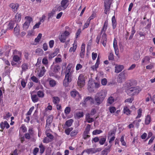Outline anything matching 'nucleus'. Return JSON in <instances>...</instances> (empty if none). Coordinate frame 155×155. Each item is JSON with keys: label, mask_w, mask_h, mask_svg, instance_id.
<instances>
[{"label": "nucleus", "mask_w": 155, "mask_h": 155, "mask_svg": "<svg viewBox=\"0 0 155 155\" xmlns=\"http://www.w3.org/2000/svg\"><path fill=\"white\" fill-rule=\"evenodd\" d=\"M31 78L32 81L33 82L37 83H40V82L38 79L35 76H33L31 77Z\"/></svg>", "instance_id": "36"}, {"label": "nucleus", "mask_w": 155, "mask_h": 155, "mask_svg": "<svg viewBox=\"0 0 155 155\" xmlns=\"http://www.w3.org/2000/svg\"><path fill=\"white\" fill-rule=\"evenodd\" d=\"M91 129V125L89 124H87L85 128V130L84 131L85 132L89 133V131Z\"/></svg>", "instance_id": "60"}, {"label": "nucleus", "mask_w": 155, "mask_h": 155, "mask_svg": "<svg viewBox=\"0 0 155 155\" xmlns=\"http://www.w3.org/2000/svg\"><path fill=\"white\" fill-rule=\"evenodd\" d=\"M141 120L140 119H138L134 120L133 122V123L134 124H135L137 128H138L139 126V123L141 121Z\"/></svg>", "instance_id": "51"}, {"label": "nucleus", "mask_w": 155, "mask_h": 155, "mask_svg": "<svg viewBox=\"0 0 155 155\" xmlns=\"http://www.w3.org/2000/svg\"><path fill=\"white\" fill-rule=\"evenodd\" d=\"M114 98L112 97H109L107 100V106H109V104H112L114 101Z\"/></svg>", "instance_id": "22"}, {"label": "nucleus", "mask_w": 155, "mask_h": 155, "mask_svg": "<svg viewBox=\"0 0 155 155\" xmlns=\"http://www.w3.org/2000/svg\"><path fill=\"white\" fill-rule=\"evenodd\" d=\"M104 7H105V9H104V13L105 14H107V12L109 11L110 6L109 5H107V3H104Z\"/></svg>", "instance_id": "41"}, {"label": "nucleus", "mask_w": 155, "mask_h": 155, "mask_svg": "<svg viewBox=\"0 0 155 155\" xmlns=\"http://www.w3.org/2000/svg\"><path fill=\"white\" fill-rule=\"evenodd\" d=\"M89 133L84 132L82 136L84 140H86L87 138L90 137V136L88 135Z\"/></svg>", "instance_id": "46"}, {"label": "nucleus", "mask_w": 155, "mask_h": 155, "mask_svg": "<svg viewBox=\"0 0 155 155\" xmlns=\"http://www.w3.org/2000/svg\"><path fill=\"white\" fill-rule=\"evenodd\" d=\"M107 41V35L105 33H104L101 39V43L104 47H105Z\"/></svg>", "instance_id": "10"}, {"label": "nucleus", "mask_w": 155, "mask_h": 155, "mask_svg": "<svg viewBox=\"0 0 155 155\" xmlns=\"http://www.w3.org/2000/svg\"><path fill=\"white\" fill-rule=\"evenodd\" d=\"M113 47L114 48V50H116L117 49H118L117 44V40L115 38H114V40Z\"/></svg>", "instance_id": "53"}, {"label": "nucleus", "mask_w": 155, "mask_h": 155, "mask_svg": "<svg viewBox=\"0 0 155 155\" xmlns=\"http://www.w3.org/2000/svg\"><path fill=\"white\" fill-rule=\"evenodd\" d=\"M60 69L61 68L58 65H55L54 67L53 70V72L55 73H56L60 70Z\"/></svg>", "instance_id": "37"}, {"label": "nucleus", "mask_w": 155, "mask_h": 155, "mask_svg": "<svg viewBox=\"0 0 155 155\" xmlns=\"http://www.w3.org/2000/svg\"><path fill=\"white\" fill-rule=\"evenodd\" d=\"M13 54L14 56L15 55H19L21 56V53L19 51H18L16 50H14L13 51Z\"/></svg>", "instance_id": "43"}, {"label": "nucleus", "mask_w": 155, "mask_h": 155, "mask_svg": "<svg viewBox=\"0 0 155 155\" xmlns=\"http://www.w3.org/2000/svg\"><path fill=\"white\" fill-rule=\"evenodd\" d=\"M106 140V137H101L99 138V143L100 145H103Z\"/></svg>", "instance_id": "27"}, {"label": "nucleus", "mask_w": 155, "mask_h": 155, "mask_svg": "<svg viewBox=\"0 0 155 155\" xmlns=\"http://www.w3.org/2000/svg\"><path fill=\"white\" fill-rule=\"evenodd\" d=\"M69 32L67 31H65L64 32L62 33L59 36V39L60 41L62 43L64 42L67 37L69 35Z\"/></svg>", "instance_id": "4"}, {"label": "nucleus", "mask_w": 155, "mask_h": 155, "mask_svg": "<svg viewBox=\"0 0 155 155\" xmlns=\"http://www.w3.org/2000/svg\"><path fill=\"white\" fill-rule=\"evenodd\" d=\"M51 127V124L47 123L46 122L45 125V129L46 131H50V127Z\"/></svg>", "instance_id": "57"}, {"label": "nucleus", "mask_w": 155, "mask_h": 155, "mask_svg": "<svg viewBox=\"0 0 155 155\" xmlns=\"http://www.w3.org/2000/svg\"><path fill=\"white\" fill-rule=\"evenodd\" d=\"M126 79V77L124 73L122 72L120 73L117 78V81L118 82L121 83L124 81Z\"/></svg>", "instance_id": "6"}, {"label": "nucleus", "mask_w": 155, "mask_h": 155, "mask_svg": "<svg viewBox=\"0 0 155 155\" xmlns=\"http://www.w3.org/2000/svg\"><path fill=\"white\" fill-rule=\"evenodd\" d=\"M21 19V14L17 13L15 16V21H16L19 22Z\"/></svg>", "instance_id": "24"}, {"label": "nucleus", "mask_w": 155, "mask_h": 155, "mask_svg": "<svg viewBox=\"0 0 155 155\" xmlns=\"http://www.w3.org/2000/svg\"><path fill=\"white\" fill-rule=\"evenodd\" d=\"M112 22L113 28V29L115 28L117 25V22L114 16H113L112 18Z\"/></svg>", "instance_id": "21"}, {"label": "nucleus", "mask_w": 155, "mask_h": 155, "mask_svg": "<svg viewBox=\"0 0 155 155\" xmlns=\"http://www.w3.org/2000/svg\"><path fill=\"white\" fill-rule=\"evenodd\" d=\"M25 22L28 23L30 25L31 22L32 21V18L31 17L29 16H26L25 17Z\"/></svg>", "instance_id": "26"}, {"label": "nucleus", "mask_w": 155, "mask_h": 155, "mask_svg": "<svg viewBox=\"0 0 155 155\" xmlns=\"http://www.w3.org/2000/svg\"><path fill=\"white\" fill-rule=\"evenodd\" d=\"M106 93L104 90H101L96 94L95 97V100L97 105L100 104L106 96Z\"/></svg>", "instance_id": "2"}, {"label": "nucleus", "mask_w": 155, "mask_h": 155, "mask_svg": "<svg viewBox=\"0 0 155 155\" xmlns=\"http://www.w3.org/2000/svg\"><path fill=\"white\" fill-rule=\"evenodd\" d=\"M72 66V64H68L67 67L65 78L63 82L64 85L66 87L67 86L69 83L72 81V72L71 71Z\"/></svg>", "instance_id": "1"}, {"label": "nucleus", "mask_w": 155, "mask_h": 155, "mask_svg": "<svg viewBox=\"0 0 155 155\" xmlns=\"http://www.w3.org/2000/svg\"><path fill=\"white\" fill-rule=\"evenodd\" d=\"M53 101L54 104H58L59 103L60 99L58 97H53Z\"/></svg>", "instance_id": "40"}, {"label": "nucleus", "mask_w": 155, "mask_h": 155, "mask_svg": "<svg viewBox=\"0 0 155 155\" xmlns=\"http://www.w3.org/2000/svg\"><path fill=\"white\" fill-rule=\"evenodd\" d=\"M38 96L40 98H43L44 96V93L43 91H39L37 92Z\"/></svg>", "instance_id": "33"}, {"label": "nucleus", "mask_w": 155, "mask_h": 155, "mask_svg": "<svg viewBox=\"0 0 155 155\" xmlns=\"http://www.w3.org/2000/svg\"><path fill=\"white\" fill-rule=\"evenodd\" d=\"M85 49V45L84 44L82 45L81 48V51L80 53V56L81 58H83L84 56Z\"/></svg>", "instance_id": "15"}, {"label": "nucleus", "mask_w": 155, "mask_h": 155, "mask_svg": "<svg viewBox=\"0 0 155 155\" xmlns=\"http://www.w3.org/2000/svg\"><path fill=\"white\" fill-rule=\"evenodd\" d=\"M88 101H90L91 102H92L93 101V99L91 97H88L84 99L83 104H85L86 102Z\"/></svg>", "instance_id": "39"}, {"label": "nucleus", "mask_w": 155, "mask_h": 155, "mask_svg": "<svg viewBox=\"0 0 155 155\" xmlns=\"http://www.w3.org/2000/svg\"><path fill=\"white\" fill-rule=\"evenodd\" d=\"M85 83L83 75L82 74H80L78 78L77 81L78 85L82 87L84 85Z\"/></svg>", "instance_id": "5"}, {"label": "nucleus", "mask_w": 155, "mask_h": 155, "mask_svg": "<svg viewBox=\"0 0 155 155\" xmlns=\"http://www.w3.org/2000/svg\"><path fill=\"white\" fill-rule=\"evenodd\" d=\"M115 131L114 130H111L108 133V136H113L115 135Z\"/></svg>", "instance_id": "62"}, {"label": "nucleus", "mask_w": 155, "mask_h": 155, "mask_svg": "<svg viewBox=\"0 0 155 155\" xmlns=\"http://www.w3.org/2000/svg\"><path fill=\"white\" fill-rule=\"evenodd\" d=\"M140 58V54L138 52L136 53L134 56V59L136 61L138 60Z\"/></svg>", "instance_id": "45"}, {"label": "nucleus", "mask_w": 155, "mask_h": 155, "mask_svg": "<svg viewBox=\"0 0 155 155\" xmlns=\"http://www.w3.org/2000/svg\"><path fill=\"white\" fill-rule=\"evenodd\" d=\"M110 112L111 113H114L116 110L115 107H110L109 108Z\"/></svg>", "instance_id": "59"}, {"label": "nucleus", "mask_w": 155, "mask_h": 155, "mask_svg": "<svg viewBox=\"0 0 155 155\" xmlns=\"http://www.w3.org/2000/svg\"><path fill=\"white\" fill-rule=\"evenodd\" d=\"M78 130H74L71 133V136L72 137L75 136L78 133Z\"/></svg>", "instance_id": "49"}, {"label": "nucleus", "mask_w": 155, "mask_h": 155, "mask_svg": "<svg viewBox=\"0 0 155 155\" xmlns=\"http://www.w3.org/2000/svg\"><path fill=\"white\" fill-rule=\"evenodd\" d=\"M151 121V118L150 116L147 115L146 117L145 120V124L147 125L149 124Z\"/></svg>", "instance_id": "30"}, {"label": "nucleus", "mask_w": 155, "mask_h": 155, "mask_svg": "<svg viewBox=\"0 0 155 155\" xmlns=\"http://www.w3.org/2000/svg\"><path fill=\"white\" fill-rule=\"evenodd\" d=\"M19 26L18 25H16V26L14 28V34L16 35H18L19 33Z\"/></svg>", "instance_id": "25"}, {"label": "nucleus", "mask_w": 155, "mask_h": 155, "mask_svg": "<svg viewBox=\"0 0 155 155\" xmlns=\"http://www.w3.org/2000/svg\"><path fill=\"white\" fill-rule=\"evenodd\" d=\"M10 7L14 11H17L19 7V5L17 3H12L10 5Z\"/></svg>", "instance_id": "14"}, {"label": "nucleus", "mask_w": 155, "mask_h": 155, "mask_svg": "<svg viewBox=\"0 0 155 155\" xmlns=\"http://www.w3.org/2000/svg\"><path fill=\"white\" fill-rule=\"evenodd\" d=\"M42 37V34L41 33L38 34L37 38H35V41L36 42H38L41 39Z\"/></svg>", "instance_id": "56"}, {"label": "nucleus", "mask_w": 155, "mask_h": 155, "mask_svg": "<svg viewBox=\"0 0 155 155\" xmlns=\"http://www.w3.org/2000/svg\"><path fill=\"white\" fill-rule=\"evenodd\" d=\"M108 25V21L107 20H106L104 22V26L102 28L103 30H106Z\"/></svg>", "instance_id": "52"}, {"label": "nucleus", "mask_w": 155, "mask_h": 155, "mask_svg": "<svg viewBox=\"0 0 155 155\" xmlns=\"http://www.w3.org/2000/svg\"><path fill=\"white\" fill-rule=\"evenodd\" d=\"M83 116L84 113L83 112H79L76 113L75 117L78 119L83 117Z\"/></svg>", "instance_id": "19"}, {"label": "nucleus", "mask_w": 155, "mask_h": 155, "mask_svg": "<svg viewBox=\"0 0 155 155\" xmlns=\"http://www.w3.org/2000/svg\"><path fill=\"white\" fill-rule=\"evenodd\" d=\"M48 61L46 57H45L42 59V63L46 67H48Z\"/></svg>", "instance_id": "31"}, {"label": "nucleus", "mask_w": 155, "mask_h": 155, "mask_svg": "<svg viewBox=\"0 0 155 155\" xmlns=\"http://www.w3.org/2000/svg\"><path fill=\"white\" fill-rule=\"evenodd\" d=\"M73 122V120L72 119H70L66 122L65 124L68 127H70L71 125Z\"/></svg>", "instance_id": "38"}, {"label": "nucleus", "mask_w": 155, "mask_h": 155, "mask_svg": "<svg viewBox=\"0 0 155 155\" xmlns=\"http://www.w3.org/2000/svg\"><path fill=\"white\" fill-rule=\"evenodd\" d=\"M21 59V56H19V55L14 56L13 58V60L14 61L16 62H18Z\"/></svg>", "instance_id": "32"}, {"label": "nucleus", "mask_w": 155, "mask_h": 155, "mask_svg": "<svg viewBox=\"0 0 155 155\" xmlns=\"http://www.w3.org/2000/svg\"><path fill=\"white\" fill-rule=\"evenodd\" d=\"M49 84L50 86L51 87H54L56 84V81L53 79L49 81Z\"/></svg>", "instance_id": "42"}, {"label": "nucleus", "mask_w": 155, "mask_h": 155, "mask_svg": "<svg viewBox=\"0 0 155 155\" xmlns=\"http://www.w3.org/2000/svg\"><path fill=\"white\" fill-rule=\"evenodd\" d=\"M40 150V153L42 154L44 153L45 150V148L44 146V145L42 144H41L39 146Z\"/></svg>", "instance_id": "48"}, {"label": "nucleus", "mask_w": 155, "mask_h": 155, "mask_svg": "<svg viewBox=\"0 0 155 155\" xmlns=\"http://www.w3.org/2000/svg\"><path fill=\"white\" fill-rule=\"evenodd\" d=\"M68 0H62L61 2V7H59V8H62L61 9H63L64 10L66 9L69 5Z\"/></svg>", "instance_id": "8"}, {"label": "nucleus", "mask_w": 155, "mask_h": 155, "mask_svg": "<svg viewBox=\"0 0 155 155\" xmlns=\"http://www.w3.org/2000/svg\"><path fill=\"white\" fill-rule=\"evenodd\" d=\"M142 90L141 87L139 86L132 87L128 89L126 92L129 96H134L138 95Z\"/></svg>", "instance_id": "3"}, {"label": "nucleus", "mask_w": 155, "mask_h": 155, "mask_svg": "<svg viewBox=\"0 0 155 155\" xmlns=\"http://www.w3.org/2000/svg\"><path fill=\"white\" fill-rule=\"evenodd\" d=\"M115 68V72L116 73H118L123 69L124 66L123 65H119L116 66Z\"/></svg>", "instance_id": "12"}, {"label": "nucleus", "mask_w": 155, "mask_h": 155, "mask_svg": "<svg viewBox=\"0 0 155 155\" xmlns=\"http://www.w3.org/2000/svg\"><path fill=\"white\" fill-rule=\"evenodd\" d=\"M71 95L73 97H77V99L79 100L81 99V96L79 94L78 92L75 90H73L71 91Z\"/></svg>", "instance_id": "7"}, {"label": "nucleus", "mask_w": 155, "mask_h": 155, "mask_svg": "<svg viewBox=\"0 0 155 155\" xmlns=\"http://www.w3.org/2000/svg\"><path fill=\"white\" fill-rule=\"evenodd\" d=\"M123 111L124 113L127 115L130 114L131 112V111L127 106L124 107Z\"/></svg>", "instance_id": "23"}, {"label": "nucleus", "mask_w": 155, "mask_h": 155, "mask_svg": "<svg viewBox=\"0 0 155 155\" xmlns=\"http://www.w3.org/2000/svg\"><path fill=\"white\" fill-rule=\"evenodd\" d=\"M0 127L2 129H4L5 127L6 129L8 128L10 126L8 122L6 121L2 122L0 124Z\"/></svg>", "instance_id": "9"}, {"label": "nucleus", "mask_w": 155, "mask_h": 155, "mask_svg": "<svg viewBox=\"0 0 155 155\" xmlns=\"http://www.w3.org/2000/svg\"><path fill=\"white\" fill-rule=\"evenodd\" d=\"M43 51L40 48H38L36 50V53L39 55H42L43 54Z\"/></svg>", "instance_id": "35"}, {"label": "nucleus", "mask_w": 155, "mask_h": 155, "mask_svg": "<svg viewBox=\"0 0 155 155\" xmlns=\"http://www.w3.org/2000/svg\"><path fill=\"white\" fill-rule=\"evenodd\" d=\"M107 83V80L106 78H104L101 80V84L103 85H105Z\"/></svg>", "instance_id": "64"}, {"label": "nucleus", "mask_w": 155, "mask_h": 155, "mask_svg": "<svg viewBox=\"0 0 155 155\" xmlns=\"http://www.w3.org/2000/svg\"><path fill=\"white\" fill-rule=\"evenodd\" d=\"M53 119V117L52 116H49L47 118L46 120V122L51 124L52 122Z\"/></svg>", "instance_id": "34"}, {"label": "nucleus", "mask_w": 155, "mask_h": 155, "mask_svg": "<svg viewBox=\"0 0 155 155\" xmlns=\"http://www.w3.org/2000/svg\"><path fill=\"white\" fill-rule=\"evenodd\" d=\"M71 111V108L70 107H66L64 110V112L66 114H69Z\"/></svg>", "instance_id": "63"}, {"label": "nucleus", "mask_w": 155, "mask_h": 155, "mask_svg": "<svg viewBox=\"0 0 155 155\" xmlns=\"http://www.w3.org/2000/svg\"><path fill=\"white\" fill-rule=\"evenodd\" d=\"M29 25H30L29 24L25 22L23 24V29L24 30H27L28 28Z\"/></svg>", "instance_id": "54"}, {"label": "nucleus", "mask_w": 155, "mask_h": 155, "mask_svg": "<svg viewBox=\"0 0 155 155\" xmlns=\"http://www.w3.org/2000/svg\"><path fill=\"white\" fill-rule=\"evenodd\" d=\"M86 121L88 123H91L94 121L93 118L90 117V114H86Z\"/></svg>", "instance_id": "18"}, {"label": "nucleus", "mask_w": 155, "mask_h": 155, "mask_svg": "<svg viewBox=\"0 0 155 155\" xmlns=\"http://www.w3.org/2000/svg\"><path fill=\"white\" fill-rule=\"evenodd\" d=\"M150 57L149 56H145L142 60V64L143 65L144 63L147 62H149L150 59Z\"/></svg>", "instance_id": "20"}, {"label": "nucleus", "mask_w": 155, "mask_h": 155, "mask_svg": "<svg viewBox=\"0 0 155 155\" xmlns=\"http://www.w3.org/2000/svg\"><path fill=\"white\" fill-rule=\"evenodd\" d=\"M29 67L28 64L26 63H23L21 66L22 70L21 71V74H22L23 72L26 71L28 69Z\"/></svg>", "instance_id": "13"}, {"label": "nucleus", "mask_w": 155, "mask_h": 155, "mask_svg": "<svg viewBox=\"0 0 155 155\" xmlns=\"http://www.w3.org/2000/svg\"><path fill=\"white\" fill-rule=\"evenodd\" d=\"M107 139L109 140V142L110 144L112 143V142L115 140V136H107Z\"/></svg>", "instance_id": "44"}, {"label": "nucleus", "mask_w": 155, "mask_h": 155, "mask_svg": "<svg viewBox=\"0 0 155 155\" xmlns=\"http://www.w3.org/2000/svg\"><path fill=\"white\" fill-rule=\"evenodd\" d=\"M94 148H90L84 150L85 152L88 154L90 153H94Z\"/></svg>", "instance_id": "28"}, {"label": "nucleus", "mask_w": 155, "mask_h": 155, "mask_svg": "<svg viewBox=\"0 0 155 155\" xmlns=\"http://www.w3.org/2000/svg\"><path fill=\"white\" fill-rule=\"evenodd\" d=\"M49 131H46L45 133L47 137H48L49 139L51 140L53 139L54 137L51 134L48 133Z\"/></svg>", "instance_id": "47"}, {"label": "nucleus", "mask_w": 155, "mask_h": 155, "mask_svg": "<svg viewBox=\"0 0 155 155\" xmlns=\"http://www.w3.org/2000/svg\"><path fill=\"white\" fill-rule=\"evenodd\" d=\"M31 99L32 101L34 103L38 102L39 100L38 97L36 94H31Z\"/></svg>", "instance_id": "16"}, {"label": "nucleus", "mask_w": 155, "mask_h": 155, "mask_svg": "<svg viewBox=\"0 0 155 155\" xmlns=\"http://www.w3.org/2000/svg\"><path fill=\"white\" fill-rule=\"evenodd\" d=\"M73 129V128L72 127H70L66 129L65 130V132L66 134L67 135H69L71 131Z\"/></svg>", "instance_id": "61"}, {"label": "nucleus", "mask_w": 155, "mask_h": 155, "mask_svg": "<svg viewBox=\"0 0 155 155\" xmlns=\"http://www.w3.org/2000/svg\"><path fill=\"white\" fill-rule=\"evenodd\" d=\"M120 141L122 145L124 146L126 145V143L124 140V136H122L121 137L120 139Z\"/></svg>", "instance_id": "58"}, {"label": "nucleus", "mask_w": 155, "mask_h": 155, "mask_svg": "<svg viewBox=\"0 0 155 155\" xmlns=\"http://www.w3.org/2000/svg\"><path fill=\"white\" fill-rule=\"evenodd\" d=\"M142 113V110L141 108H139L137 110L138 115L136 117V118H140Z\"/></svg>", "instance_id": "55"}, {"label": "nucleus", "mask_w": 155, "mask_h": 155, "mask_svg": "<svg viewBox=\"0 0 155 155\" xmlns=\"http://www.w3.org/2000/svg\"><path fill=\"white\" fill-rule=\"evenodd\" d=\"M15 24V22L14 21H10L7 25V30H12L14 28V25Z\"/></svg>", "instance_id": "11"}, {"label": "nucleus", "mask_w": 155, "mask_h": 155, "mask_svg": "<svg viewBox=\"0 0 155 155\" xmlns=\"http://www.w3.org/2000/svg\"><path fill=\"white\" fill-rule=\"evenodd\" d=\"M102 132V131L100 130H96L93 131V135H97L99 134Z\"/></svg>", "instance_id": "50"}, {"label": "nucleus", "mask_w": 155, "mask_h": 155, "mask_svg": "<svg viewBox=\"0 0 155 155\" xmlns=\"http://www.w3.org/2000/svg\"><path fill=\"white\" fill-rule=\"evenodd\" d=\"M77 44L76 43H75V42H74V43L73 44V47L70 48L69 50V52H74L75 51L77 48Z\"/></svg>", "instance_id": "29"}, {"label": "nucleus", "mask_w": 155, "mask_h": 155, "mask_svg": "<svg viewBox=\"0 0 155 155\" xmlns=\"http://www.w3.org/2000/svg\"><path fill=\"white\" fill-rule=\"evenodd\" d=\"M87 88L90 92H92L94 91V85L92 83H88Z\"/></svg>", "instance_id": "17"}]
</instances>
